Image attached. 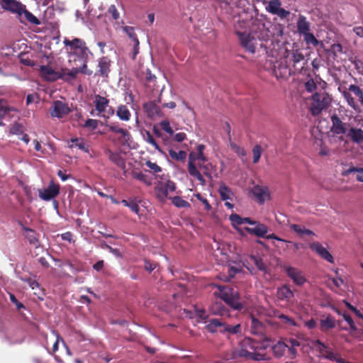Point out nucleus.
<instances>
[{
  "label": "nucleus",
  "mask_w": 363,
  "mask_h": 363,
  "mask_svg": "<svg viewBox=\"0 0 363 363\" xmlns=\"http://www.w3.org/2000/svg\"><path fill=\"white\" fill-rule=\"evenodd\" d=\"M152 60V56H149L146 65L144 66L143 63H140V69L141 73L145 75L146 86L150 89L152 88L153 91H157L161 96L164 88V84L167 82V80L164 77H160L157 80L155 73L158 72V70L153 65Z\"/></svg>",
  "instance_id": "nucleus-1"
},
{
  "label": "nucleus",
  "mask_w": 363,
  "mask_h": 363,
  "mask_svg": "<svg viewBox=\"0 0 363 363\" xmlns=\"http://www.w3.org/2000/svg\"><path fill=\"white\" fill-rule=\"evenodd\" d=\"M259 344L250 338L243 339L236 349V354L240 357L255 361H260L264 359V355L259 352Z\"/></svg>",
  "instance_id": "nucleus-2"
},
{
  "label": "nucleus",
  "mask_w": 363,
  "mask_h": 363,
  "mask_svg": "<svg viewBox=\"0 0 363 363\" xmlns=\"http://www.w3.org/2000/svg\"><path fill=\"white\" fill-rule=\"evenodd\" d=\"M291 62V68L287 66H279L275 69V73L278 75V71L281 77H284L286 74L291 75L297 73H301L307 65V60H305L304 55L298 50H294L291 53L290 58Z\"/></svg>",
  "instance_id": "nucleus-3"
},
{
  "label": "nucleus",
  "mask_w": 363,
  "mask_h": 363,
  "mask_svg": "<svg viewBox=\"0 0 363 363\" xmlns=\"http://www.w3.org/2000/svg\"><path fill=\"white\" fill-rule=\"evenodd\" d=\"M216 287L218 291L215 292V295L218 296L227 304L236 310H239L242 308V303L238 301L239 295L238 291H234L230 287H223L220 286H216Z\"/></svg>",
  "instance_id": "nucleus-4"
},
{
  "label": "nucleus",
  "mask_w": 363,
  "mask_h": 363,
  "mask_svg": "<svg viewBox=\"0 0 363 363\" xmlns=\"http://www.w3.org/2000/svg\"><path fill=\"white\" fill-rule=\"evenodd\" d=\"M311 348L320 357L335 361L337 363H345V361L339 357L336 354L330 350V348L321 342L320 340H313L310 343Z\"/></svg>",
  "instance_id": "nucleus-5"
},
{
  "label": "nucleus",
  "mask_w": 363,
  "mask_h": 363,
  "mask_svg": "<svg viewBox=\"0 0 363 363\" xmlns=\"http://www.w3.org/2000/svg\"><path fill=\"white\" fill-rule=\"evenodd\" d=\"M331 98L327 94H318L315 93L312 96V103L311 105V111L313 113H319L326 109L331 103Z\"/></svg>",
  "instance_id": "nucleus-6"
},
{
  "label": "nucleus",
  "mask_w": 363,
  "mask_h": 363,
  "mask_svg": "<svg viewBox=\"0 0 363 363\" xmlns=\"http://www.w3.org/2000/svg\"><path fill=\"white\" fill-rule=\"evenodd\" d=\"M176 189L175 184L171 180L160 182L155 187L157 197L161 201H165L168 199L169 193L174 192Z\"/></svg>",
  "instance_id": "nucleus-7"
},
{
  "label": "nucleus",
  "mask_w": 363,
  "mask_h": 363,
  "mask_svg": "<svg viewBox=\"0 0 363 363\" xmlns=\"http://www.w3.org/2000/svg\"><path fill=\"white\" fill-rule=\"evenodd\" d=\"M64 44L66 47H69L71 51H73L74 54L79 55L82 57L86 56L88 48L86 46V43L84 40L79 38H74L73 40H69L65 38L64 40Z\"/></svg>",
  "instance_id": "nucleus-8"
},
{
  "label": "nucleus",
  "mask_w": 363,
  "mask_h": 363,
  "mask_svg": "<svg viewBox=\"0 0 363 363\" xmlns=\"http://www.w3.org/2000/svg\"><path fill=\"white\" fill-rule=\"evenodd\" d=\"M284 269L296 285L302 286L306 282V279L298 269L288 265L284 266Z\"/></svg>",
  "instance_id": "nucleus-9"
},
{
  "label": "nucleus",
  "mask_w": 363,
  "mask_h": 363,
  "mask_svg": "<svg viewBox=\"0 0 363 363\" xmlns=\"http://www.w3.org/2000/svg\"><path fill=\"white\" fill-rule=\"evenodd\" d=\"M309 247L316 254H318L321 258L325 259L328 262L331 264L335 263V259L333 255L329 252V251L324 247L320 242H313L309 244Z\"/></svg>",
  "instance_id": "nucleus-10"
},
{
  "label": "nucleus",
  "mask_w": 363,
  "mask_h": 363,
  "mask_svg": "<svg viewBox=\"0 0 363 363\" xmlns=\"http://www.w3.org/2000/svg\"><path fill=\"white\" fill-rule=\"evenodd\" d=\"M60 194V186L50 182L48 188L39 191V196L44 201H50L55 198Z\"/></svg>",
  "instance_id": "nucleus-11"
},
{
  "label": "nucleus",
  "mask_w": 363,
  "mask_h": 363,
  "mask_svg": "<svg viewBox=\"0 0 363 363\" xmlns=\"http://www.w3.org/2000/svg\"><path fill=\"white\" fill-rule=\"evenodd\" d=\"M247 223L254 225V227L245 228V230L247 232H248L250 234L255 235L257 237H265L266 234L268 232V228L266 225L257 221L251 220L250 219V222H247Z\"/></svg>",
  "instance_id": "nucleus-12"
},
{
  "label": "nucleus",
  "mask_w": 363,
  "mask_h": 363,
  "mask_svg": "<svg viewBox=\"0 0 363 363\" xmlns=\"http://www.w3.org/2000/svg\"><path fill=\"white\" fill-rule=\"evenodd\" d=\"M240 44L249 52L254 53L255 52V44L257 40L247 33L238 32Z\"/></svg>",
  "instance_id": "nucleus-13"
},
{
  "label": "nucleus",
  "mask_w": 363,
  "mask_h": 363,
  "mask_svg": "<svg viewBox=\"0 0 363 363\" xmlns=\"http://www.w3.org/2000/svg\"><path fill=\"white\" fill-rule=\"evenodd\" d=\"M96 110L100 113L107 111L108 113H114V110L111 106H109V100L100 95H96L94 101Z\"/></svg>",
  "instance_id": "nucleus-14"
},
{
  "label": "nucleus",
  "mask_w": 363,
  "mask_h": 363,
  "mask_svg": "<svg viewBox=\"0 0 363 363\" xmlns=\"http://www.w3.org/2000/svg\"><path fill=\"white\" fill-rule=\"evenodd\" d=\"M251 191L260 203L270 200V193L267 186L257 185L252 189Z\"/></svg>",
  "instance_id": "nucleus-15"
},
{
  "label": "nucleus",
  "mask_w": 363,
  "mask_h": 363,
  "mask_svg": "<svg viewBox=\"0 0 363 363\" xmlns=\"http://www.w3.org/2000/svg\"><path fill=\"white\" fill-rule=\"evenodd\" d=\"M40 75L45 80L54 82L62 77L60 72H56L49 66L43 65L40 68Z\"/></svg>",
  "instance_id": "nucleus-16"
},
{
  "label": "nucleus",
  "mask_w": 363,
  "mask_h": 363,
  "mask_svg": "<svg viewBox=\"0 0 363 363\" xmlns=\"http://www.w3.org/2000/svg\"><path fill=\"white\" fill-rule=\"evenodd\" d=\"M176 106L175 103L169 102V103H163L162 107H158L154 101H150L149 103H145L144 104V110L145 112L149 113H160L163 111V108L165 107L173 108Z\"/></svg>",
  "instance_id": "nucleus-17"
},
{
  "label": "nucleus",
  "mask_w": 363,
  "mask_h": 363,
  "mask_svg": "<svg viewBox=\"0 0 363 363\" xmlns=\"http://www.w3.org/2000/svg\"><path fill=\"white\" fill-rule=\"evenodd\" d=\"M1 8L12 13H20L22 11V4L16 0H0Z\"/></svg>",
  "instance_id": "nucleus-18"
},
{
  "label": "nucleus",
  "mask_w": 363,
  "mask_h": 363,
  "mask_svg": "<svg viewBox=\"0 0 363 363\" xmlns=\"http://www.w3.org/2000/svg\"><path fill=\"white\" fill-rule=\"evenodd\" d=\"M197 166L194 164V157L193 155H189V162H188V172L189 174L196 178L201 183V185H205L206 181L204 178L202 177L199 171L196 168Z\"/></svg>",
  "instance_id": "nucleus-19"
},
{
  "label": "nucleus",
  "mask_w": 363,
  "mask_h": 363,
  "mask_svg": "<svg viewBox=\"0 0 363 363\" xmlns=\"http://www.w3.org/2000/svg\"><path fill=\"white\" fill-rule=\"evenodd\" d=\"M331 121L330 133H332L333 135L343 134L346 132L345 124L336 115H333L331 117Z\"/></svg>",
  "instance_id": "nucleus-20"
},
{
  "label": "nucleus",
  "mask_w": 363,
  "mask_h": 363,
  "mask_svg": "<svg viewBox=\"0 0 363 363\" xmlns=\"http://www.w3.org/2000/svg\"><path fill=\"white\" fill-rule=\"evenodd\" d=\"M25 127L23 125L19 123H15L12 125L9 130V134L11 135H23L22 138L20 139L23 141L25 143L28 144L30 142V138L28 135L24 133Z\"/></svg>",
  "instance_id": "nucleus-21"
},
{
  "label": "nucleus",
  "mask_w": 363,
  "mask_h": 363,
  "mask_svg": "<svg viewBox=\"0 0 363 363\" xmlns=\"http://www.w3.org/2000/svg\"><path fill=\"white\" fill-rule=\"evenodd\" d=\"M213 255L216 259L220 264L228 263L230 260V256L224 247L221 248L220 245L218 246L217 248L213 250Z\"/></svg>",
  "instance_id": "nucleus-22"
},
{
  "label": "nucleus",
  "mask_w": 363,
  "mask_h": 363,
  "mask_svg": "<svg viewBox=\"0 0 363 363\" xmlns=\"http://www.w3.org/2000/svg\"><path fill=\"white\" fill-rule=\"evenodd\" d=\"M98 67L99 69L96 72V75L106 77H108L110 72V63L107 58H101L99 62Z\"/></svg>",
  "instance_id": "nucleus-23"
},
{
  "label": "nucleus",
  "mask_w": 363,
  "mask_h": 363,
  "mask_svg": "<svg viewBox=\"0 0 363 363\" xmlns=\"http://www.w3.org/2000/svg\"><path fill=\"white\" fill-rule=\"evenodd\" d=\"M289 227L291 230L295 232L299 237L302 238L306 236H314L315 233L309 229L306 228L303 225L290 223Z\"/></svg>",
  "instance_id": "nucleus-24"
},
{
  "label": "nucleus",
  "mask_w": 363,
  "mask_h": 363,
  "mask_svg": "<svg viewBox=\"0 0 363 363\" xmlns=\"http://www.w3.org/2000/svg\"><path fill=\"white\" fill-rule=\"evenodd\" d=\"M311 23L303 16H299L297 21V30L301 35L310 32Z\"/></svg>",
  "instance_id": "nucleus-25"
},
{
  "label": "nucleus",
  "mask_w": 363,
  "mask_h": 363,
  "mask_svg": "<svg viewBox=\"0 0 363 363\" xmlns=\"http://www.w3.org/2000/svg\"><path fill=\"white\" fill-rule=\"evenodd\" d=\"M294 291L287 286L283 285L277 290V297L280 300H289L294 296Z\"/></svg>",
  "instance_id": "nucleus-26"
},
{
  "label": "nucleus",
  "mask_w": 363,
  "mask_h": 363,
  "mask_svg": "<svg viewBox=\"0 0 363 363\" xmlns=\"http://www.w3.org/2000/svg\"><path fill=\"white\" fill-rule=\"evenodd\" d=\"M229 219L231 221V223L233 225V227L241 234L242 233L241 231V229L238 227V225L244 223H247V222H250V218H241L238 214H232L230 216Z\"/></svg>",
  "instance_id": "nucleus-27"
},
{
  "label": "nucleus",
  "mask_w": 363,
  "mask_h": 363,
  "mask_svg": "<svg viewBox=\"0 0 363 363\" xmlns=\"http://www.w3.org/2000/svg\"><path fill=\"white\" fill-rule=\"evenodd\" d=\"M288 347V345L284 342L279 340L278 341L273 347L272 351L275 357H282Z\"/></svg>",
  "instance_id": "nucleus-28"
},
{
  "label": "nucleus",
  "mask_w": 363,
  "mask_h": 363,
  "mask_svg": "<svg viewBox=\"0 0 363 363\" xmlns=\"http://www.w3.org/2000/svg\"><path fill=\"white\" fill-rule=\"evenodd\" d=\"M69 147L70 148L77 147L85 152H89V145L84 143L82 138H72L69 142Z\"/></svg>",
  "instance_id": "nucleus-29"
},
{
  "label": "nucleus",
  "mask_w": 363,
  "mask_h": 363,
  "mask_svg": "<svg viewBox=\"0 0 363 363\" xmlns=\"http://www.w3.org/2000/svg\"><path fill=\"white\" fill-rule=\"evenodd\" d=\"M52 108L53 109V113H69L70 112L67 104L61 101H55Z\"/></svg>",
  "instance_id": "nucleus-30"
},
{
  "label": "nucleus",
  "mask_w": 363,
  "mask_h": 363,
  "mask_svg": "<svg viewBox=\"0 0 363 363\" xmlns=\"http://www.w3.org/2000/svg\"><path fill=\"white\" fill-rule=\"evenodd\" d=\"M313 146L321 141H324V133L318 128L313 127L311 130Z\"/></svg>",
  "instance_id": "nucleus-31"
},
{
  "label": "nucleus",
  "mask_w": 363,
  "mask_h": 363,
  "mask_svg": "<svg viewBox=\"0 0 363 363\" xmlns=\"http://www.w3.org/2000/svg\"><path fill=\"white\" fill-rule=\"evenodd\" d=\"M19 16L23 14L25 18L30 23L33 25H40V21L39 19L35 17L32 13L26 9V6L22 4V11H21L20 13H18Z\"/></svg>",
  "instance_id": "nucleus-32"
},
{
  "label": "nucleus",
  "mask_w": 363,
  "mask_h": 363,
  "mask_svg": "<svg viewBox=\"0 0 363 363\" xmlns=\"http://www.w3.org/2000/svg\"><path fill=\"white\" fill-rule=\"evenodd\" d=\"M348 136L356 143H363V131L359 128H351Z\"/></svg>",
  "instance_id": "nucleus-33"
},
{
  "label": "nucleus",
  "mask_w": 363,
  "mask_h": 363,
  "mask_svg": "<svg viewBox=\"0 0 363 363\" xmlns=\"http://www.w3.org/2000/svg\"><path fill=\"white\" fill-rule=\"evenodd\" d=\"M350 174H354L356 179L363 183V168L350 167L342 172V175L346 177Z\"/></svg>",
  "instance_id": "nucleus-34"
},
{
  "label": "nucleus",
  "mask_w": 363,
  "mask_h": 363,
  "mask_svg": "<svg viewBox=\"0 0 363 363\" xmlns=\"http://www.w3.org/2000/svg\"><path fill=\"white\" fill-rule=\"evenodd\" d=\"M123 30L129 38L135 41V44L133 46V58H135L136 57V35L135 28L132 26H123Z\"/></svg>",
  "instance_id": "nucleus-35"
},
{
  "label": "nucleus",
  "mask_w": 363,
  "mask_h": 363,
  "mask_svg": "<svg viewBox=\"0 0 363 363\" xmlns=\"http://www.w3.org/2000/svg\"><path fill=\"white\" fill-rule=\"evenodd\" d=\"M313 147L318 152V155L320 157H326V156L330 155V150L325 145L324 141H321V142H320V143H318L314 145Z\"/></svg>",
  "instance_id": "nucleus-36"
},
{
  "label": "nucleus",
  "mask_w": 363,
  "mask_h": 363,
  "mask_svg": "<svg viewBox=\"0 0 363 363\" xmlns=\"http://www.w3.org/2000/svg\"><path fill=\"white\" fill-rule=\"evenodd\" d=\"M313 147L318 152V155L320 157H326V156L330 155V150L325 145L324 141H321V142H320V143H318L314 145Z\"/></svg>",
  "instance_id": "nucleus-37"
},
{
  "label": "nucleus",
  "mask_w": 363,
  "mask_h": 363,
  "mask_svg": "<svg viewBox=\"0 0 363 363\" xmlns=\"http://www.w3.org/2000/svg\"><path fill=\"white\" fill-rule=\"evenodd\" d=\"M111 130H113L114 133L120 135L119 138L122 144L126 143L129 140V134L125 130L119 128L118 126L116 125L111 126Z\"/></svg>",
  "instance_id": "nucleus-38"
},
{
  "label": "nucleus",
  "mask_w": 363,
  "mask_h": 363,
  "mask_svg": "<svg viewBox=\"0 0 363 363\" xmlns=\"http://www.w3.org/2000/svg\"><path fill=\"white\" fill-rule=\"evenodd\" d=\"M228 138H229V145L231 148V150L238 155L240 158H243L246 156L247 153L246 151L239 146L238 144L235 143L231 140V136L230 134H228Z\"/></svg>",
  "instance_id": "nucleus-39"
},
{
  "label": "nucleus",
  "mask_w": 363,
  "mask_h": 363,
  "mask_svg": "<svg viewBox=\"0 0 363 363\" xmlns=\"http://www.w3.org/2000/svg\"><path fill=\"white\" fill-rule=\"evenodd\" d=\"M141 165H145L148 167V171L154 174H157L162 172V168L155 162H153L150 160H145L144 162H140Z\"/></svg>",
  "instance_id": "nucleus-40"
},
{
  "label": "nucleus",
  "mask_w": 363,
  "mask_h": 363,
  "mask_svg": "<svg viewBox=\"0 0 363 363\" xmlns=\"http://www.w3.org/2000/svg\"><path fill=\"white\" fill-rule=\"evenodd\" d=\"M60 74H62V77L60 79H62L65 81H70L75 79L77 74H79L77 68H73L71 70H62L60 71Z\"/></svg>",
  "instance_id": "nucleus-41"
},
{
  "label": "nucleus",
  "mask_w": 363,
  "mask_h": 363,
  "mask_svg": "<svg viewBox=\"0 0 363 363\" xmlns=\"http://www.w3.org/2000/svg\"><path fill=\"white\" fill-rule=\"evenodd\" d=\"M24 230L26 231L25 236L28 240L29 242L35 247H38L39 245V240L36 238L35 232L28 228H25Z\"/></svg>",
  "instance_id": "nucleus-42"
},
{
  "label": "nucleus",
  "mask_w": 363,
  "mask_h": 363,
  "mask_svg": "<svg viewBox=\"0 0 363 363\" xmlns=\"http://www.w3.org/2000/svg\"><path fill=\"white\" fill-rule=\"evenodd\" d=\"M222 327L223 323L218 319H213L210 320L208 324L206 325L208 330L211 333L221 332Z\"/></svg>",
  "instance_id": "nucleus-43"
},
{
  "label": "nucleus",
  "mask_w": 363,
  "mask_h": 363,
  "mask_svg": "<svg viewBox=\"0 0 363 363\" xmlns=\"http://www.w3.org/2000/svg\"><path fill=\"white\" fill-rule=\"evenodd\" d=\"M108 158L111 162L115 163L117 166L120 167H124V160L121 157V155L118 152H113L108 151Z\"/></svg>",
  "instance_id": "nucleus-44"
},
{
  "label": "nucleus",
  "mask_w": 363,
  "mask_h": 363,
  "mask_svg": "<svg viewBox=\"0 0 363 363\" xmlns=\"http://www.w3.org/2000/svg\"><path fill=\"white\" fill-rule=\"evenodd\" d=\"M326 53H331L333 59L335 60L337 57V53L342 52V46L340 43H335L330 46V49L325 50Z\"/></svg>",
  "instance_id": "nucleus-45"
},
{
  "label": "nucleus",
  "mask_w": 363,
  "mask_h": 363,
  "mask_svg": "<svg viewBox=\"0 0 363 363\" xmlns=\"http://www.w3.org/2000/svg\"><path fill=\"white\" fill-rule=\"evenodd\" d=\"M189 155H193L196 166H198L201 169L206 167L204 162L206 160L203 153L191 152Z\"/></svg>",
  "instance_id": "nucleus-46"
},
{
  "label": "nucleus",
  "mask_w": 363,
  "mask_h": 363,
  "mask_svg": "<svg viewBox=\"0 0 363 363\" xmlns=\"http://www.w3.org/2000/svg\"><path fill=\"white\" fill-rule=\"evenodd\" d=\"M281 1L279 0H271L268 3L266 9L268 12L275 14L277 11L281 8Z\"/></svg>",
  "instance_id": "nucleus-47"
},
{
  "label": "nucleus",
  "mask_w": 363,
  "mask_h": 363,
  "mask_svg": "<svg viewBox=\"0 0 363 363\" xmlns=\"http://www.w3.org/2000/svg\"><path fill=\"white\" fill-rule=\"evenodd\" d=\"M169 154L172 159L177 161L184 162L186 157V153L183 150L177 152L174 150H169Z\"/></svg>",
  "instance_id": "nucleus-48"
},
{
  "label": "nucleus",
  "mask_w": 363,
  "mask_h": 363,
  "mask_svg": "<svg viewBox=\"0 0 363 363\" xmlns=\"http://www.w3.org/2000/svg\"><path fill=\"white\" fill-rule=\"evenodd\" d=\"M240 324H237L235 325L232 326V325H230L223 323L221 333L227 332L230 334H235V333L240 332Z\"/></svg>",
  "instance_id": "nucleus-49"
},
{
  "label": "nucleus",
  "mask_w": 363,
  "mask_h": 363,
  "mask_svg": "<svg viewBox=\"0 0 363 363\" xmlns=\"http://www.w3.org/2000/svg\"><path fill=\"white\" fill-rule=\"evenodd\" d=\"M303 35L304 38V41L307 44H311L313 46H318L319 45L320 41L315 38V37L314 36V35L313 33L308 32V33H306Z\"/></svg>",
  "instance_id": "nucleus-50"
},
{
  "label": "nucleus",
  "mask_w": 363,
  "mask_h": 363,
  "mask_svg": "<svg viewBox=\"0 0 363 363\" xmlns=\"http://www.w3.org/2000/svg\"><path fill=\"white\" fill-rule=\"evenodd\" d=\"M11 111H17V110L9 106L6 101L0 99V113H8Z\"/></svg>",
  "instance_id": "nucleus-51"
},
{
  "label": "nucleus",
  "mask_w": 363,
  "mask_h": 363,
  "mask_svg": "<svg viewBox=\"0 0 363 363\" xmlns=\"http://www.w3.org/2000/svg\"><path fill=\"white\" fill-rule=\"evenodd\" d=\"M107 14L111 16L112 19L116 22H118V20L120 19V13L115 5H111L108 7Z\"/></svg>",
  "instance_id": "nucleus-52"
},
{
  "label": "nucleus",
  "mask_w": 363,
  "mask_h": 363,
  "mask_svg": "<svg viewBox=\"0 0 363 363\" xmlns=\"http://www.w3.org/2000/svg\"><path fill=\"white\" fill-rule=\"evenodd\" d=\"M172 203L178 208H189L190 206L189 203L186 201L182 199L179 196L173 197L172 199Z\"/></svg>",
  "instance_id": "nucleus-53"
},
{
  "label": "nucleus",
  "mask_w": 363,
  "mask_h": 363,
  "mask_svg": "<svg viewBox=\"0 0 363 363\" xmlns=\"http://www.w3.org/2000/svg\"><path fill=\"white\" fill-rule=\"evenodd\" d=\"M321 325L326 329L333 328L335 326V320L331 316H328L321 320Z\"/></svg>",
  "instance_id": "nucleus-54"
},
{
  "label": "nucleus",
  "mask_w": 363,
  "mask_h": 363,
  "mask_svg": "<svg viewBox=\"0 0 363 363\" xmlns=\"http://www.w3.org/2000/svg\"><path fill=\"white\" fill-rule=\"evenodd\" d=\"M348 90L358 96L361 104L363 105V92L361 89L357 85L352 84L349 86Z\"/></svg>",
  "instance_id": "nucleus-55"
},
{
  "label": "nucleus",
  "mask_w": 363,
  "mask_h": 363,
  "mask_svg": "<svg viewBox=\"0 0 363 363\" xmlns=\"http://www.w3.org/2000/svg\"><path fill=\"white\" fill-rule=\"evenodd\" d=\"M252 332L253 333H258L260 332L262 328V323L260 320L256 319L254 316H252Z\"/></svg>",
  "instance_id": "nucleus-56"
},
{
  "label": "nucleus",
  "mask_w": 363,
  "mask_h": 363,
  "mask_svg": "<svg viewBox=\"0 0 363 363\" xmlns=\"http://www.w3.org/2000/svg\"><path fill=\"white\" fill-rule=\"evenodd\" d=\"M262 155V148L259 145H255L252 149V160L254 163H257Z\"/></svg>",
  "instance_id": "nucleus-57"
},
{
  "label": "nucleus",
  "mask_w": 363,
  "mask_h": 363,
  "mask_svg": "<svg viewBox=\"0 0 363 363\" xmlns=\"http://www.w3.org/2000/svg\"><path fill=\"white\" fill-rule=\"evenodd\" d=\"M278 318L281 320V323L285 324L286 326H296L295 321L290 317L284 314L278 315Z\"/></svg>",
  "instance_id": "nucleus-58"
},
{
  "label": "nucleus",
  "mask_w": 363,
  "mask_h": 363,
  "mask_svg": "<svg viewBox=\"0 0 363 363\" xmlns=\"http://www.w3.org/2000/svg\"><path fill=\"white\" fill-rule=\"evenodd\" d=\"M81 59L82 60L83 63L79 68H77L78 72L85 74L87 75H91L92 74V71L87 69L86 62L84 60V57L82 56Z\"/></svg>",
  "instance_id": "nucleus-59"
},
{
  "label": "nucleus",
  "mask_w": 363,
  "mask_h": 363,
  "mask_svg": "<svg viewBox=\"0 0 363 363\" xmlns=\"http://www.w3.org/2000/svg\"><path fill=\"white\" fill-rule=\"evenodd\" d=\"M99 124V121L94 119H88L84 124V127L91 130H95Z\"/></svg>",
  "instance_id": "nucleus-60"
},
{
  "label": "nucleus",
  "mask_w": 363,
  "mask_h": 363,
  "mask_svg": "<svg viewBox=\"0 0 363 363\" xmlns=\"http://www.w3.org/2000/svg\"><path fill=\"white\" fill-rule=\"evenodd\" d=\"M219 193L223 200H228L230 199L231 192L227 187L220 186L219 189Z\"/></svg>",
  "instance_id": "nucleus-61"
},
{
  "label": "nucleus",
  "mask_w": 363,
  "mask_h": 363,
  "mask_svg": "<svg viewBox=\"0 0 363 363\" xmlns=\"http://www.w3.org/2000/svg\"><path fill=\"white\" fill-rule=\"evenodd\" d=\"M248 262L253 263L259 270H263L264 269L262 261L257 257L251 256Z\"/></svg>",
  "instance_id": "nucleus-62"
},
{
  "label": "nucleus",
  "mask_w": 363,
  "mask_h": 363,
  "mask_svg": "<svg viewBox=\"0 0 363 363\" xmlns=\"http://www.w3.org/2000/svg\"><path fill=\"white\" fill-rule=\"evenodd\" d=\"M159 125L164 130L166 131L167 133H169V135H172L173 133H174V131L172 129V128L170 127V125H169V123L167 121H162Z\"/></svg>",
  "instance_id": "nucleus-63"
},
{
  "label": "nucleus",
  "mask_w": 363,
  "mask_h": 363,
  "mask_svg": "<svg viewBox=\"0 0 363 363\" xmlns=\"http://www.w3.org/2000/svg\"><path fill=\"white\" fill-rule=\"evenodd\" d=\"M121 203L124 206L129 207L133 212L136 213V201L135 200H122Z\"/></svg>",
  "instance_id": "nucleus-64"
}]
</instances>
